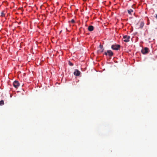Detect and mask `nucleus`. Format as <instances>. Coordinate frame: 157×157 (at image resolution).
Instances as JSON below:
<instances>
[{"label":"nucleus","instance_id":"obj_8","mask_svg":"<svg viewBox=\"0 0 157 157\" xmlns=\"http://www.w3.org/2000/svg\"><path fill=\"white\" fill-rule=\"evenodd\" d=\"M128 14L132 15V13L133 12V10L131 9H130L128 10Z\"/></svg>","mask_w":157,"mask_h":157},{"label":"nucleus","instance_id":"obj_12","mask_svg":"<svg viewBox=\"0 0 157 157\" xmlns=\"http://www.w3.org/2000/svg\"><path fill=\"white\" fill-rule=\"evenodd\" d=\"M69 65L71 66H72L73 65V64L71 62H69Z\"/></svg>","mask_w":157,"mask_h":157},{"label":"nucleus","instance_id":"obj_11","mask_svg":"<svg viewBox=\"0 0 157 157\" xmlns=\"http://www.w3.org/2000/svg\"><path fill=\"white\" fill-rule=\"evenodd\" d=\"M1 15H0L1 16L3 17L5 16V14L3 13V12H2L1 13Z\"/></svg>","mask_w":157,"mask_h":157},{"label":"nucleus","instance_id":"obj_4","mask_svg":"<svg viewBox=\"0 0 157 157\" xmlns=\"http://www.w3.org/2000/svg\"><path fill=\"white\" fill-rule=\"evenodd\" d=\"M105 54L107 56L108 55L109 56H111L113 55V53L111 50H108L106 52H105Z\"/></svg>","mask_w":157,"mask_h":157},{"label":"nucleus","instance_id":"obj_10","mask_svg":"<svg viewBox=\"0 0 157 157\" xmlns=\"http://www.w3.org/2000/svg\"><path fill=\"white\" fill-rule=\"evenodd\" d=\"M4 102L3 100H2L0 101V105H4Z\"/></svg>","mask_w":157,"mask_h":157},{"label":"nucleus","instance_id":"obj_15","mask_svg":"<svg viewBox=\"0 0 157 157\" xmlns=\"http://www.w3.org/2000/svg\"><path fill=\"white\" fill-rule=\"evenodd\" d=\"M103 49H102L101 50H100V52H103Z\"/></svg>","mask_w":157,"mask_h":157},{"label":"nucleus","instance_id":"obj_3","mask_svg":"<svg viewBox=\"0 0 157 157\" xmlns=\"http://www.w3.org/2000/svg\"><path fill=\"white\" fill-rule=\"evenodd\" d=\"M130 36L127 35L124 36L123 37V38L124 40V41L125 42H128L129 41V39L130 38Z\"/></svg>","mask_w":157,"mask_h":157},{"label":"nucleus","instance_id":"obj_6","mask_svg":"<svg viewBox=\"0 0 157 157\" xmlns=\"http://www.w3.org/2000/svg\"><path fill=\"white\" fill-rule=\"evenodd\" d=\"M80 72L78 70L75 69L74 72V74L76 76H78L80 75Z\"/></svg>","mask_w":157,"mask_h":157},{"label":"nucleus","instance_id":"obj_2","mask_svg":"<svg viewBox=\"0 0 157 157\" xmlns=\"http://www.w3.org/2000/svg\"><path fill=\"white\" fill-rule=\"evenodd\" d=\"M141 52L144 54H146L148 53L149 52V49L147 47L145 48L144 49L141 50Z\"/></svg>","mask_w":157,"mask_h":157},{"label":"nucleus","instance_id":"obj_5","mask_svg":"<svg viewBox=\"0 0 157 157\" xmlns=\"http://www.w3.org/2000/svg\"><path fill=\"white\" fill-rule=\"evenodd\" d=\"M13 86L16 88H17L19 86V83L18 81H15L13 83Z\"/></svg>","mask_w":157,"mask_h":157},{"label":"nucleus","instance_id":"obj_7","mask_svg":"<svg viewBox=\"0 0 157 157\" xmlns=\"http://www.w3.org/2000/svg\"><path fill=\"white\" fill-rule=\"evenodd\" d=\"M88 30L90 31H92L94 30V27L92 25H90L88 27Z\"/></svg>","mask_w":157,"mask_h":157},{"label":"nucleus","instance_id":"obj_13","mask_svg":"<svg viewBox=\"0 0 157 157\" xmlns=\"http://www.w3.org/2000/svg\"><path fill=\"white\" fill-rule=\"evenodd\" d=\"M71 22L72 23H75V21L74 19H72L71 21Z\"/></svg>","mask_w":157,"mask_h":157},{"label":"nucleus","instance_id":"obj_9","mask_svg":"<svg viewBox=\"0 0 157 157\" xmlns=\"http://www.w3.org/2000/svg\"><path fill=\"white\" fill-rule=\"evenodd\" d=\"M144 23L143 22H141L140 23V28H142L144 26Z\"/></svg>","mask_w":157,"mask_h":157},{"label":"nucleus","instance_id":"obj_14","mask_svg":"<svg viewBox=\"0 0 157 157\" xmlns=\"http://www.w3.org/2000/svg\"><path fill=\"white\" fill-rule=\"evenodd\" d=\"M100 48H101V49H102V48H103V46L100 45Z\"/></svg>","mask_w":157,"mask_h":157},{"label":"nucleus","instance_id":"obj_1","mask_svg":"<svg viewBox=\"0 0 157 157\" xmlns=\"http://www.w3.org/2000/svg\"><path fill=\"white\" fill-rule=\"evenodd\" d=\"M121 46L120 45H113L111 46L112 48L114 50H118L120 48Z\"/></svg>","mask_w":157,"mask_h":157}]
</instances>
